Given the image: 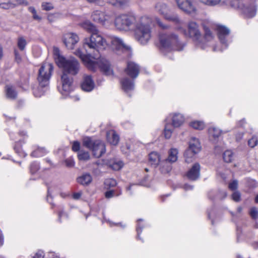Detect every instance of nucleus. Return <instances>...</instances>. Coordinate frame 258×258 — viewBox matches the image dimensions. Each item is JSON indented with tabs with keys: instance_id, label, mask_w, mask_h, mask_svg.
Segmentation results:
<instances>
[{
	"instance_id": "nucleus-1",
	"label": "nucleus",
	"mask_w": 258,
	"mask_h": 258,
	"mask_svg": "<svg viewBox=\"0 0 258 258\" xmlns=\"http://www.w3.org/2000/svg\"><path fill=\"white\" fill-rule=\"evenodd\" d=\"M83 45L86 51L89 52V54H83L80 49H77L75 54L82 59L88 69L95 71L99 68L105 75L110 76L113 74L110 63L105 58L100 57L95 58L91 54V53H95L96 52L99 53L100 50L104 49L107 46L106 40L100 34L99 31L84 38Z\"/></svg>"
},
{
	"instance_id": "nucleus-2",
	"label": "nucleus",
	"mask_w": 258,
	"mask_h": 258,
	"mask_svg": "<svg viewBox=\"0 0 258 258\" xmlns=\"http://www.w3.org/2000/svg\"><path fill=\"white\" fill-rule=\"evenodd\" d=\"M53 52L55 62L58 67L62 70L63 74L75 76L79 73L81 66L76 58L63 57L60 55V50L57 47H54Z\"/></svg>"
},
{
	"instance_id": "nucleus-3",
	"label": "nucleus",
	"mask_w": 258,
	"mask_h": 258,
	"mask_svg": "<svg viewBox=\"0 0 258 258\" xmlns=\"http://www.w3.org/2000/svg\"><path fill=\"white\" fill-rule=\"evenodd\" d=\"M133 30L135 39L141 44H146L150 40L151 37V29L148 18H141L137 22Z\"/></svg>"
},
{
	"instance_id": "nucleus-4",
	"label": "nucleus",
	"mask_w": 258,
	"mask_h": 258,
	"mask_svg": "<svg viewBox=\"0 0 258 258\" xmlns=\"http://www.w3.org/2000/svg\"><path fill=\"white\" fill-rule=\"evenodd\" d=\"M137 21L133 14H121L115 17L114 24L117 29L129 31L133 30Z\"/></svg>"
},
{
	"instance_id": "nucleus-5",
	"label": "nucleus",
	"mask_w": 258,
	"mask_h": 258,
	"mask_svg": "<svg viewBox=\"0 0 258 258\" xmlns=\"http://www.w3.org/2000/svg\"><path fill=\"white\" fill-rule=\"evenodd\" d=\"M159 40L161 46L164 48L180 50L178 37L173 33L161 32L159 34Z\"/></svg>"
},
{
	"instance_id": "nucleus-6",
	"label": "nucleus",
	"mask_w": 258,
	"mask_h": 258,
	"mask_svg": "<svg viewBox=\"0 0 258 258\" xmlns=\"http://www.w3.org/2000/svg\"><path fill=\"white\" fill-rule=\"evenodd\" d=\"M83 146L91 150L93 155L96 158L101 157L106 151L104 143L100 140L93 141L89 137H85Z\"/></svg>"
},
{
	"instance_id": "nucleus-7",
	"label": "nucleus",
	"mask_w": 258,
	"mask_h": 258,
	"mask_svg": "<svg viewBox=\"0 0 258 258\" xmlns=\"http://www.w3.org/2000/svg\"><path fill=\"white\" fill-rule=\"evenodd\" d=\"M53 66L51 63L44 62L39 69L37 78L39 85L44 87L49 84V79L53 71Z\"/></svg>"
},
{
	"instance_id": "nucleus-8",
	"label": "nucleus",
	"mask_w": 258,
	"mask_h": 258,
	"mask_svg": "<svg viewBox=\"0 0 258 258\" xmlns=\"http://www.w3.org/2000/svg\"><path fill=\"white\" fill-rule=\"evenodd\" d=\"M237 8L244 16L248 18L254 17L256 13V7L254 0H244L237 4Z\"/></svg>"
},
{
	"instance_id": "nucleus-9",
	"label": "nucleus",
	"mask_w": 258,
	"mask_h": 258,
	"mask_svg": "<svg viewBox=\"0 0 258 258\" xmlns=\"http://www.w3.org/2000/svg\"><path fill=\"white\" fill-rule=\"evenodd\" d=\"M201 149V146L199 140L196 138H192L189 142L188 148L184 153L185 161L189 163L194 160L195 154L198 153Z\"/></svg>"
},
{
	"instance_id": "nucleus-10",
	"label": "nucleus",
	"mask_w": 258,
	"mask_h": 258,
	"mask_svg": "<svg viewBox=\"0 0 258 258\" xmlns=\"http://www.w3.org/2000/svg\"><path fill=\"white\" fill-rule=\"evenodd\" d=\"M187 30L186 35L192 39L196 45L201 44L202 35L199 25L196 22L190 21L187 24Z\"/></svg>"
},
{
	"instance_id": "nucleus-11",
	"label": "nucleus",
	"mask_w": 258,
	"mask_h": 258,
	"mask_svg": "<svg viewBox=\"0 0 258 258\" xmlns=\"http://www.w3.org/2000/svg\"><path fill=\"white\" fill-rule=\"evenodd\" d=\"M178 8L186 14H194L197 9L191 0H175Z\"/></svg>"
},
{
	"instance_id": "nucleus-12",
	"label": "nucleus",
	"mask_w": 258,
	"mask_h": 258,
	"mask_svg": "<svg viewBox=\"0 0 258 258\" xmlns=\"http://www.w3.org/2000/svg\"><path fill=\"white\" fill-rule=\"evenodd\" d=\"M79 40V37L75 33H67L63 35L62 37L63 43L69 49H73Z\"/></svg>"
},
{
	"instance_id": "nucleus-13",
	"label": "nucleus",
	"mask_w": 258,
	"mask_h": 258,
	"mask_svg": "<svg viewBox=\"0 0 258 258\" xmlns=\"http://www.w3.org/2000/svg\"><path fill=\"white\" fill-rule=\"evenodd\" d=\"M204 30V36H202L201 39V44L198 45L197 46L202 49H205L206 47V43L210 42L214 39V35L213 32L210 29V25L209 24L203 23L202 24Z\"/></svg>"
},
{
	"instance_id": "nucleus-14",
	"label": "nucleus",
	"mask_w": 258,
	"mask_h": 258,
	"mask_svg": "<svg viewBox=\"0 0 258 258\" xmlns=\"http://www.w3.org/2000/svg\"><path fill=\"white\" fill-rule=\"evenodd\" d=\"M125 73L133 80L136 79L140 72L139 66L134 62L128 61L124 70Z\"/></svg>"
},
{
	"instance_id": "nucleus-15",
	"label": "nucleus",
	"mask_w": 258,
	"mask_h": 258,
	"mask_svg": "<svg viewBox=\"0 0 258 258\" xmlns=\"http://www.w3.org/2000/svg\"><path fill=\"white\" fill-rule=\"evenodd\" d=\"M110 41L113 47L116 50H127L130 47L126 45L123 41L120 38L116 36H112L110 37Z\"/></svg>"
},
{
	"instance_id": "nucleus-16",
	"label": "nucleus",
	"mask_w": 258,
	"mask_h": 258,
	"mask_svg": "<svg viewBox=\"0 0 258 258\" xmlns=\"http://www.w3.org/2000/svg\"><path fill=\"white\" fill-rule=\"evenodd\" d=\"M61 79L63 91L66 94L70 93L73 90V78L66 74H62Z\"/></svg>"
},
{
	"instance_id": "nucleus-17",
	"label": "nucleus",
	"mask_w": 258,
	"mask_h": 258,
	"mask_svg": "<svg viewBox=\"0 0 258 258\" xmlns=\"http://www.w3.org/2000/svg\"><path fill=\"white\" fill-rule=\"evenodd\" d=\"M219 38L221 42L224 45L225 48L228 46L226 42V38L230 33V30L227 27L223 26H218L217 28Z\"/></svg>"
},
{
	"instance_id": "nucleus-18",
	"label": "nucleus",
	"mask_w": 258,
	"mask_h": 258,
	"mask_svg": "<svg viewBox=\"0 0 258 258\" xmlns=\"http://www.w3.org/2000/svg\"><path fill=\"white\" fill-rule=\"evenodd\" d=\"M95 84L91 76H84L81 84L83 90L86 92L91 91L94 88Z\"/></svg>"
},
{
	"instance_id": "nucleus-19",
	"label": "nucleus",
	"mask_w": 258,
	"mask_h": 258,
	"mask_svg": "<svg viewBox=\"0 0 258 258\" xmlns=\"http://www.w3.org/2000/svg\"><path fill=\"white\" fill-rule=\"evenodd\" d=\"M200 165L197 163L193 165L186 174L187 177L190 180H195L197 179L200 175Z\"/></svg>"
},
{
	"instance_id": "nucleus-20",
	"label": "nucleus",
	"mask_w": 258,
	"mask_h": 258,
	"mask_svg": "<svg viewBox=\"0 0 258 258\" xmlns=\"http://www.w3.org/2000/svg\"><path fill=\"white\" fill-rule=\"evenodd\" d=\"M171 117L172 125L174 127H179L181 126L184 122L183 115L179 113H174L170 114Z\"/></svg>"
},
{
	"instance_id": "nucleus-21",
	"label": "nucleus",
	"mask_w": 258,
	"mask_h": 258,
	"mask_svg": "<svg viewBox=\"0 0 258 258\" xmlns=\"http://www.w3.org/2000/svg\"><path fill=\"white\" fill-rule=\"evenodd\" d=\"M80 25L91 35L99 32L97 27L89 21H85L80 23Z\"/></svg>"
},
{
	"instance_id": "nucleus-22",
	"label": "nucleus",
	"mask_w": 258,
	"mask_h": 258,
	"mask_svg": "<svg viewBox=\"0 0 258 258\" xmlns=\"http://www.w3.org/2000/svg\"><path fill=\"white\" fill-rule=\"evenodd\" d=\"M114 13L113 12H103V20L102 25L105 27L111 26L114 22Z\"/></svg>"
},
{
	"instance_id": "nucleus-23",
	"label": "nucleus",
	"mask_w": 258,
	"mask_h": 258,
	"mask_svg": "<svg viewBox=\"0 0 258 258\" xmlns=\"http://www.w3.org/2000/svg\"><path fill=\"white\" fill-rule=\"evenodd\" d=\"M122 89L126 93L134 90L135 87L134 82L128 78H124L120 81Z\"/></svg>"
},
{
	"instance_id": "nucleus-24",
	"label": "nucleus",
	"mask_w": 258,
	"mask_h": 258,
	"mask_svg": "<svg viewBox=\"0 0 258 258\" xmlns=\"http://www.w3.org/2000/svg\"><path fill=\"white\" fill-rule=\"evenodd\" d=\"M107 139L108 142L112 145H116L119 142V137L114 131L111 130L107 133Z\"/></svg>"
},
{
	"instance_id": "nucleus-25",
	"label": "nucleus",
	"mask_w": 258,
	"mask_h": 258,
	"mask_svg": "<svg viewBox=\"0 0 258 258\" xmlns=\"http://www.w3.org/2000/svg\"><path fill=\"white\" fill-rule=\"evenodd\" d=\"M91 18L95 23L102 25L103 20V12L95 10L91 14Z\"/></svg>"
},
{
	"instance_id": "nucleus-26",
	"label": "nucleus",
	"mask_w": 258,
	"mask_h": 258,
	"mask_svg": "<svg viewBox=\"0 0 258 258\" xmlns=\"http://www.w3.org/2000/svg\"><path fill=\"white\" fill-rule=\"evenodd\" d=\"M155 9L157 12L165 16L169 11V9L167 5L164 3H158L155 6Z\"/></svg>"
},
{
	"instance_id": "nucleus-27",
	"label": "nucleus",
	"mask_w": 258,
	"mask_h": 258,
	"mask_svg": "<svg viewBox=\"0 0 258 258\" xmlns=\"http://www.w3.org/2000/svg\"><path fill=\"white\" fill-rule=\"evenodd\" d=\"M178 151L176 148H171L168 152V158L165 160L171 163L177 160Z\"/></svg>"
},
{
	"instance_id": "nucleus-28",
	"label": "nucleus",
	"mask_w": 258,
	"mask_h": 258,
	"mask_svg": "<svg viewBox=\"0 0 258 258\" xmlns=\"http://www.w3.org/2000/svg\"><path fill=\"white\" fill-rule=\"evenodd\" d=\"M77 180L79 183L87 185L92 182V178L90 174L86 173L78 177Z\"/></svg>"
},
{
	"instance_id": "nucleus-29",
	"label": "nucleus",
	"mask_w": 258,
	"mask_h": 258,
	"mask_svg": "<svg viewBox=\"0 0 258 258\" xmlns=\"http://www.w3.org/2000/svg\"><path fill=\"white\" fill-rule=\"evenodd\" d=\"M149 160L151 164L155 166L159 164L160 157L158 153L153 152L149 154Z\"/></svg>"
},
{
	"instance_id": "nucleus-30",
	"label": "nucleus",
	"mask_w": 258,
	"mask_h": 258,
	"mask_svg": "<svg viewBox=\"0 0 258 258\" xmlns=\"http://www.w3.org/2000/svg\"><path fill=\"white\" fill-rule=\"evenodd\" d=\"M165 19L172 22L175 24H181L182 21L180 20L177 14H169L168 13L164 17Z\"/></svg>"
},
{
	"instance_id": "nucleus-31",
	"label": "nucleus",
	"mask_w": 258,
	"mask_h": 258,
	"mask_svg": "<svg viewBox=\"0 0 258 258\" xmlns=\"http://www.w3.org/2000/svg\"><path fill=\"white\" fill-rule=\"evenodd\" d=\"M171 164V163L168 162V161L165 160L161 161L160 164V168L161 171L164 173H166L170 172L172 169Z\"/></svg>"
},
{
	"instance_id": "nucleus-32",
	"label": "nucleus",
	"mask_w": 258,
	"mask_h": 258,
	"mask_svg": "<svg viewBox=\"0 0 258 258\" xmlns=\"http://www.w3.org/2000/svg\"><path fill=\"white\" fill-rule=\"evenodd\" d=\"M6 92L7 98L12 99L16 98L17 96V92L12 86L7 85L6 86Z\"/></svg>"
},
{
	"instance_id": "nucleus-33",
	"label": "nucleus",
	"mask_w": 258,
	"mask_h": 258,
	"mask_svg": "<svg viewBox=\"0 0 258 258\" xmlns=\"http://www.w3.org/2000/svg\"><path fill=\"white\" fill-rule=\"evenodd\" d=\"M222 131L215 127H211L209 129V136L211 139H217L221 135Z\"/></svg>"
},
{
	"instance_id": "nucleus-34",
	"label": "nucleus",
	"mask_w": 258,
	"mask_h": 258,
	"mask_svg": "<svg viewBox=\"0 0 258 258\" xmlns=\"http://www.w3.org/2000/svg\"><path fill=\"white\" fill-rule=\"evenodd\" d=\"M173 129L172 128L171 125L169 123H166L165 124L164 128V136L166 139H169L172 135Z\"/></svg>"
},
{
	"instance_id": "nucleus-35",
	"label": "nucleus",
	"mask_w": 258,
	"mask_h": 258,
	"mask_svg": "<svg viewBox=\"0 0 258 258\" xmlns=\"http://www.w3.org/2000/svg\"><path fill=\"white\" fill-rule=\"evenodd\" d=\"M223 158L225 162L230 163L234 159V154L231 150H227L223 154Z\"/></svg>"
},
{
	"instance_id": "nucleus-36",
	"label": "nucleus",
	"mask_w": 258,
	"mask_h": 258,
	"mask_svg": "<svg viewBox=\"0 0 258 258\" xmlns=\"http://www.w3.org/2000/svg\"><path fill=\"white\" fill-rule=\"evenodd\" d=\"M109 4L115 7H123L126 6L128 3V0H106Z\"/></svg>"
},
{
	"instance_id": "nucleus-37",
	"label": "nucleus",
	"mask_w": 258,
	"mask_h": 258,
	"mask_svg": "<svg viewBox=\"0 0 258 258\" xmlns=\"http://www.w3.org/2000/svg\"><path fill=\"white\" fill-rule=\"evenodd\" d=\"M26 40L23 36H20L17 39V46L21 51H24L27 45Z\"/></svg>"
},
{
	"instance_id": "nucleus-38",
	"label": "nucleus",
	"mask_w": 258,
	"mask_h": 258,
	"mask_svg": "<svg viewBox=\"0 0 258 258\" xmlns=\"http://www.w3.org/2000/svg\"><path fill=\"white\" fill-rule=\"evenodd\" d=\"M190 126L195 129L202 130L204 128L205 125L203 121L195 120L190 123Z\"/></svg>"
},
{
	"instance_id": "nucleus-39",
	"label": "nucleus",
	"mask_w": 258,
	"mask_h": 258,
	"mask_svg": "<svg viewBox=\"0 0 258 258\" xmlns=\"http://www.w3.org/2000/svg\"><path fill=\"white\" fill-rule=\"evenodd\" d=\"M46 153V150L43 148H38L33 152L31 155L34 157H39L44 156Z\"/></svg>"
},
{
	"instance_id": "nucleus-40",
	"label": "nucleus",
	"mask_w": 258,
	"mask_h": 258,
	"mask_svg": "<svg viewBox=\"0 0 258 258\" xmlns=\"http://www.w3.org/2000/svg\"><path fill=\"white\" fill-rule=\"evenodd\" d=\"M109 166L114 170H120L123 165V164L121 161H114L112 162H110Z\"/></svg>"
},
{
	"instance_id": "nucleus-41",
	"label": "nucleus",
	"mask_w": 258,
	"mask_h": 258,
	"mask_svg": "<svg viewBox=\"0 0 258 258\" xmlns=\"http://www.w3.org/2000/svg\"><path fill=\"white\" fill-rule=\"evenodd\" d=\"M117 185L116 181L113 178H108L104 181L105 187L108 189L115 186Z\"/></svg>"
},
{
	"instance_id": "nucleus-42",
	"label": "nucleus",
	"mask_w": 258,
	"mask_h": 258,
	"mask_svg": "<svg viewBox=\"0 0 258 258\" xmlns=\"http://www.w3.org/2000/svg\"><path fill=\"white\" fill-rule=\"evenodd\" d=\"M201 3L210 6H215L220 4L222 0H199Z\"/></svg>"
},
{
	"instance_id": "nucleus-43",
	"label": "nucleus",
	"mask_w": 258,
	"mask_h": 258,
	"mask_svg": "<svg viewBox=\"0 0 258 258\" xmlns=\"http://www.w3.org/2000/svg\"><path fill=\"white\" fill-rule=\"evenodd\" d=\"M80 160L87 161L90 159V155L88 152L80 151L78 155Z\"/></svg>"
},
{
	"instance_id": "nucleus-44",
	"label": "nucleus",
	"mask_w": 258,
	"mask_h": 258,
	"mask_svg": "<svg viewBox=\"0 0 258 258\" xmlns=\"http://www.w3.org/2000/svg\"><path fill=\"white\" fill-rule=\"evenodd\" d=\"M258 144L257 137L253 136L248 141V145L250 148H254Z\"/></svg>"
},
{
	"instance_id": "nucleus-45",
	"label": "nucleus",
	"mask_w": 258,
	"mask_h": 258,
	"mask_svg": "<svg viewBox=\"0 0 258 258\" xmlns=\"http://www.w3.org/2000/svg\"><path fill=\"white\" fill-rule=\"evenodd\" d=\"M249 214L252 218L256 219L258 218V210L255 207H252L249 211Z\"/></svg>"
},
{
	"instance_id": "nucleus-46",
	"label": "nucleus",
	"mask_w": 258,
	"mask_h": 258,
	"mask_svg": "<svg viewBox=\"0 0 258 258\" xmlns=\"http://www.w3.org/2000/svg\"><path fill=\"white\" fill-rule=\"evenodd\" d=\"M42 9L45 11H50L53 9V6L52 4L50 3L43 2L42 3Z\"/></svg>"
},
{
	"instance_id": "nucleus-47",
	"label": "nucleus",
	"mask_w": 258,
	"mask_h": 258,
	"mask_svg": "<svg viewBox=\"0 0 258 258\" xmlns=\"http://www.w3.org/2000/svg\"><path fill=\"white\" fill-rule=\"evenodd\" d=\"M39 169V164L37 163H32L30 166V171L32 173H35Z\"/></svg>"
},
{
	"instance_id": "nucleus-48",
	"label": "nucleus",
	"mask_w": 258,
	"mask_h": 258,
	"mask_svg": "<svg viewBox=\"0 0 258 258\" xmlns=\"http://www.w3.org/2000/svg\"><path fill=\"white\" fill-rule=\"evenodd\" d=\"M241 195L239 192L234 191L232 195V198L235 202H239L240 200Z\"/></svg>"
},
{
	"instance_id": "nucleus-49",
	"label": "nucleus",
	"mask_w": 258,
	"mask_h": 258,
	"mask_svg": "<svg viewBox=\"0 0 258 258\" xmlns=\"http://www.w3.org/2000/svg\"><path fill=\"white\" fill-rule=\"evenodd\" d=\"M115 191L114 190H110L107 191L105 193V196L107 199L111 198L113 197L114 196H115Z\"/></svg>"
},
{
	"instance_id": "nucleus-50",
	"label": "nucleus",
	"mask_w": 258,
	"mask_h": 258,
	"mask_svg": "<svg viewBox=\"0 0 258 258\" xmlns=\"http://www.w3.org/2000/svg\"><path fill=\"white\" fill-rule=\"evenodd\" d=\"M156 21L159 26L162 29H167L169 28V26L164 24L159 19L157 18Z\"/></svg>"
},
{
	"instance_id": "nucleus-51",
	"label": "nucleus",
	"mask_w": 258,
	"mask_h": 258,
	"mask_svg": "<svg viewBox=\"0 0 258 258\" xmlns=\"http://www.w3.org/2000/svg\"><path fill=\"white\" fill-rule=\"evenodd\" d=\"M238 186V181L236 180H233L232 182L230 183L229 184V188L231 190H235L237 188Z\"/></svg>"
},
{
	"instance_id": "nucleus-52",
	"label": "nucleus",
	"mask_w": 258,
	"mask_h": 258,
	"mask_svg": "<svg viewBox=\"0 0 258 258\" xmlns=\"http://www.w3.org/2000/svg\"><path fill=\"white\" fill-rule=\"evenodd\" d=\"M80 148V144L79 142H74L72 146V150L75 152L79 151Z\"/></svg>"
},
{
	"instance_id": "nucleus-53",
	"label": "nucleus",
	"mask_w": 258,
	"mask_h": 258,
	"mask_svg": "<svg viewBox=\"0 0 258 258\" xmlns=\"http://www.w3.org/2000/svg\"><path fill=\"white\" fill-rule=\"evenodd\" d=\"M56 19L57 17L54 14H49L47 16V20L50 23L54 22Z\"/></svg>"
},
{
	"instance_id": "nucleus-54",
	"label": "nucleus",
	"mask_w": 258,
	"mask_h": 258,
	"mask_svg": "<svg viewBox=\"0 0 258 258\" xmlns=\"http://www.w3.org/2000/svg\"><path fill=\"white\" fill-rule=\"evenodd\" d=\"M15 60L18 63H20L22 61V57L20 53L17 50H14Z\"/></svg>"
},
{
	"instance_id": "nucleus-55",
	"label": "nucleus",
	"mask_w": 258,
	"mask_h": 258,
	"mask_svg": "<svg viewBox=\"0 0 258 258\" xmlns=\"http://www.w3.org/2000/svg\"><path fill=\"white\" fill-rule=\"evenodd\" d=\"M32 258H44V253L42 251H38L32 257Z\"/></svg>"
},
{
	"instance_id": "nucleus-56",
	"label": "nucleus",
	"mask_w": 258,
	"mask_h": 258,
	"mask_svg": "<svg viewBox=\"0 0 258 258\" xmlns=\"http://www.w3.org/2000/svg\"><path fill=\"white\" fill-rule=\"evenodd\" d=\"M13 7V5L11 3H3L0 4V7L5 9H9Z\"/></svg>"
},
{
	"instance_id": "nucleus-57",
	"label": "nucleus",
	"mask_w": 258,
	"mask_h": 258,
	"mask_svg": "<svg viewBox=\"0 0 258 258\" xmlns=\"http://www.w3.org/2000/svg\"><path fill=\"white\" fill-rule=\"evenodd\" d=\"M65 162L67 166L69 167L73 166L75 164L74 161L71 159H68L66 160Z\"/></svg>"
},
{
	"instance_id": "nucleus-58",
	"label": "nucleus",
	"mask_w": 258,
	"mask_h": 258,
	"mask_svg": "<svg viewBox=\"0 0 258 258\" xmlns=\"http://www.w3.org/2000/svg\"><path fill=\"white\" fill-rule=\"evenodd\" d=\"M16 5L27 6L29 3L26 0H16Z\"/></svg>"
},
{
	"instance_id": "nucleus-59",
	"label": "nucleus",
	"mask_w": 258,
	"mask_h": 258,
	"mask_svg": "<svg viewBox=\"0 0 258 258\" xmlns=\"http://www.w3.org/2000/svg\"><path fill=\"white\" fill-rule=\"evenodd\" d=\"M82 194V192L81 191L74 193L73 196V198L75 200H78L81 198Z\"/></svg>"
},
{
	"instance_id": "nucleus-60",
	"label": "nucleus",
	"mask_w": 258,
	"mask_h": 258,
	"mask_svg": "<svg viewBox=\"0 0 258 258\" xmlns=\"http://www.w3.org/2000/svg\"><path fill=\"white\" fill-rule=\"evenodd\" d=\"M16 152L18 154H19L20 156H26V154L24 152H20V150L19 149H17V147H15L14 148Z\"/></svg>"
},
{
	"instance_id": "nucleus-61",
	"label": "nucleus",
	"mask_w": 258,
	"mask_h": 258,
	"mask_svg": "<svg viewBox=\"0 0 258 258\" xmlns=\"http://www.w3.org/2000/svg\"><path fill=\"white\" fill-rule=\"evenodd\" d=\"M243 134L242 133H238L236 136V140L237 141H239L243 137Z\"/></svg>"
},
{
	"instance_id": "nucleus-62",
	"label": "nucleus",
	"mask_w": 258,
	"mask_h": 258,
	"mask_svg": "<svg viewBox=\"0 0 258 258\" xmlns=\"http://www.w3.org/2000/svg\"><path fill=\"white\" fill-rule=\"evenodd\" d=\"M246 123L245 122V120L244 119H243L241 120H240L238 123H237V125L238 126H240V127H243L244 126V124Z\"/></svg>"
},
{
	"instance_id": "nucleus-63",
	"label": "nucleus",
	"mask_w": 258,
	"mask_h": 258,
	"mask_svg": "<svg viewBox=\"0 0 258 258\" xmlns=\"http://www.w3.org/2000/svg\"><path fill=\"white\" fill-rule=\"evenodd\" d=\"M33 18H34V19L38 21H40L41 19V18L37 14L36 12H35V13L33 14Z\"/></svg>"
},
{
	"instance_id": "nucleus-64",
	"label": "nucleus",
	"mask_w": 258,
	"mask_h": 258,
	"mask_svg": "<svg viewBox=\"0 0 258 258\" xmlns=\"http://www.w3.org/2000/svg\"><path fill=\"white\" fill-rule=\"evenodd\" d=\"M106 221L107 222H108L110 224V225L111 226H122V225L121 223H112L111 222H110L109 220H106Z\"/></svg>"
}]
</instances>
